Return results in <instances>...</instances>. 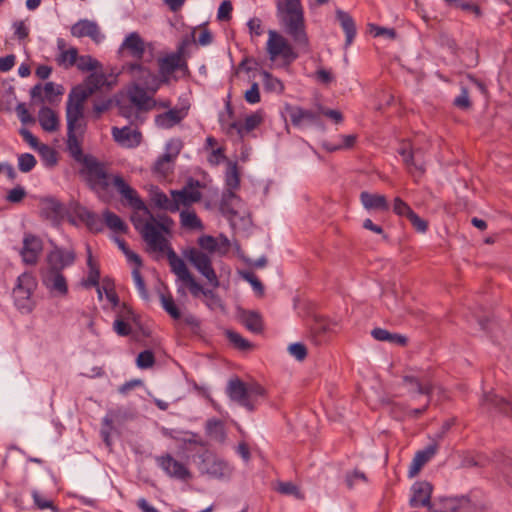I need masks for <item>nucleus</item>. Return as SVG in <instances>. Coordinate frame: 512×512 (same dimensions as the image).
I'll return each mask as SVG.
<instances>
[{
    "instance_id": "44",
    "label": "nucleus",
    "mask_w": 512,
    "mask_h": 512,
    "mask_svg": "<svg viewBox=\"0 0 512 512\" xmlns=\"http://www.w3.org/2000/svg\"><path fill=\"white\" fill-rule=\"evenodd\" d=\"M227 190H237L240 187V172L236 162L230 163L225 176Z\"/></svg>"
},
{
    "instance_id": "2",
    "label": "nucleus",
    "mask_w": 512,
    "mask_h": 512,
    "mask_svg": "<svg viewBox=\"0 0 512 512\" xmlns=\"http://www.w3.org/2000/svg\"><path fill=\"white\" fill-rule=\"evenodd\" d=\"M128 68L131 73H138L137 78L143 85L134 84L132 86L128 92L129 100L140 111L151 110L155 102L151 103L152 98L147 95L146 89L151 90L153 93L157 91L159 88L157 77L139 62L129 64Z\"/></svg>"
},
{
    "instance_id": "62",
    "label": "nucleus",
    "mask_w": 512,
    "mask_h": 512,
    "mask_svg": "<svg viewBox=\"0 0 512 512\" xmlns=\"http://www.w3.org/2000/svg\"><path fill=\"white\" fill-rule=\"evenodd\" d=\"M136 364L140 369L151 368L155 364V356L151 350L140 352L136 359Z\"/></svg>"
},
{
    "instance_id": "47",
    "label": "nucleus",
    "mask_w": 512,
    "mask_h": 512,
    "mask_svg": "<svg viewBox=\"0 0 512 512\" xmlns=\"http://www.w3.org/2000/svg\"><path fill=\"white\" fill-rule=\"evenodd\" d=\"M105 83L106 77L103 73L92 72L86 77L82 85L85 86L87 91L91 90V95H93L97 90L104 86Z\"/></svg>"
},
{
    "instance_id": "8",
    "label": "nucleus",
    "mask_w": 512,
    "mask_h": 512,
    "mask_svg": "<svg viewBox=\"0 0 512 512\" xmlns=\"http://www.w3.org/2000/svg\"><path fill=\"white\" fill-rule=\"evenodd\" d=\"M267 52L271 60L281 57L288 65L298 58V54L294 51L292 45L281 34L274 30L269 31Z\"/></svg>"
},
{
    "instance_id": "58",
    "label": "nucleus",
    "mask_w": 512,
    "mask_h": 512,
    "mask_svg": "<svg viewBox=\"0 0 512 512\" xmlns=\"http://www.w3.org/2000/svg\"><path fill=\"white\" fill-rule=\"evenodd\" d=\"M453 105L460 110H469L472 108V101L469 97V90L465 86H461L460 94L454 99Z\"/></svg>"
},
{
    "instance_id": "29",
    "label": "nucleus",
    "mask_w": 512,
    "mask_h": 512,
    "mask_svg": "<svg viewBox=\"0 0 512 512\" xmlns=\"http://www.w3.org/2000/svg\"><path fill=\"white\" fill-rule=\"evenodd\" d=\"M44 283L51 292H55L60 296H66L68 294L67 280L62 272L47 270Z\"/></svg>"
},
{
    "instance_id": "35",
    "label": "nucleus",
    "mask_w": 512,
    "mask_h": 512,
    "mask_svg": "<svg viewBox=\"0 0 512 512\" xmlns=\"http://www.w3.org/2000/svg\"><path fill=\"white\" fill-rule=\"evenodd\" d=\"M165 250L167 251V257L172 272L175 273L181 281L191 274L185 262L175 253L171 247L168 246L167 242L164 251Z\"/></svg>"
},
{
    "instance_id": "12",
    "label": "nucleus",
    "mask_w": 512,
    "mask_h": 512,
    "mask_svg": "<svg viewBox=\"0 0 512 512\" xmlns=\"http://www.w3.org/2000/svg\"><path fill=\"white\" fill-rule=\"evenodd\" d=\"M309 328V339L316 345H322L327 343L333 334L331 322L322 316H313L308 324Z\"/></svg>"
},
{
    "instance_id": "50",
    "label": "nucleus",
    "mask_w": 512,
    "mask_h": 512,
    "mask_svg": "<svg viewBox=\"0 0 512 512\" xmlns=\"http://www.w3.org/2000/svg\"><path fill=\"white\" fill-rule=\"evenodd\" d=\"M226 336L234 348L240 351H247L252 348V343L235 331L228 330Z\"/></svg>"
},
{
    "instance_id": "59",
    "label": "nucleus",
    "mask_w": 512,
    "mask_h": 512,
    "mask_svg": "<svg viewBox=\"0 0 512 512\" xmlns=\"http://www.w3.org/2000/svg\"><path fill=\"white\" fill-rule=\"evenodd\" d=\"M36 164V158L30 153H23L18 157V168L23 173H28L33 170Z\"/></svg>"
},
{
    "instance_id": "33",
    "label": "nucleus",
    "mask_w": 512,
    "mask_h": 512,
    "mask_svg": "<svg viewBox=\"0 0 512 512\" xmlns=\"http://www.w3.org/2000/svg\"><path fill=\"white\" fill-rule=\"evenodd\" d=\"M88 257H87V266H88V276L83 281V285L87 288L89 287H97V291L99 297L101 298V288L99 287L100 281V268L99 265L94 261L90 247L87 248Z\"/></svg>"
},
{
    "instance_id": "9",
    "label": "nucleus",
    "mask_w": 512,
    "mask_h": 512,
    "mask_svg": "<svg viewBox=\"0 0 512 512\" xmlns=\"http://www.w3.org/2000/svg\"><path fill=\"white\" fill-rule=\"evenodd\" d=\"M184 46L181 45L176 52L170 53L158 60L160 83H168L170 76L177 70H187V62L183 59Z\"/></svg>"
},
{
    "instance_id": "25",
    "label": "nucleus",
    "mask_w": 512,
    "mask_h": 512,
    "mask_svg": "<svg viewBox=\"0 0 512 512\" xmlns=\"http://www.w3.org/2000/svg\"><path fill=\"white\" fill-rule=\"evenodd\" d=\"M469 507V499L462 498H441L431 505L433 512H466Z\"/></svg>"
},
{
    "instance_id": "20",
    "label": "nucleus",
    "mask_w": 512,
    "mask_h": 512,
    "mask_svg": "<svg viewBox=\"0 0 512 512\" xmlns=\"http://www.w3.org/2000/svg\"><path fill=\"white\" fill-rule=\"evenodd\" d=\"M432 485L427 481H418L413 484L412 496L410 498V506L413 508L416 507H431V494H432Z\"/></svg>"
},
{
    "instance_id": "31",
    "label": "nucleus",
    "mask_w": 512,
    "mask_h": 512,
    "mask_svg": "<svg viewBox=\"0 0 512 512\" xmlns=\"http://www.w3.org/2000/svg\"><path fill=\"white\" fill-rule=\"evenodd\" d=\"M205 433L213 441L224 443L227 438L225 424L217 418H210L205 423Z\"/></svg>"
},
{
    "instance_id": "34",
    "label": "nucleus",
    "mask_w": 512,
    "mask_h": 512,
    "mask_svg": "<svg viewBox=\"0 0 512 512\" xmlns=\"http://www.w3.org/2000/svg\"><path fill=\"white\" fill-rule=\"evenodd\" d=\"M39 123L44 131L53 132L59 128V118L50 107L43 106L38 113Z\"/></svg>"
},
{
    "instance_id": "36",
    "label": "nucleus",
    "mask_w": 512,
    "mask_h": 512,
    "mask_svg": "<svg viewBox=\"0 0 512 512\" xmlns=\"http://www.w3.org/2000/svg\"><path fill=\"white\" fill-rule=\"evenodd\" d=\"M67 148L71 156L82 165L85 163V159L93 157L90 154L85 155L83 153L81 140L71 131H67Z\"/></svg>"
},
{
    "instance_id": "24",
    "label": "nucleus",
    "mask_w": 512,
    "mask_h": 512,
    "mask_svg": "<svg viewBox=\"0 0 512 512\" xmlns=\"http://www.w3.org/2000/svg\"><path fill=\"white\" fill-rule=\"evenodd\" d=\"M360 201L368 211L387 212L390 209L388 199L383 194L362 191L360 193Z\"/></svg>"
},
{
    "instance_id": "56",
    "label": "nucleus",
    "mask_w": 512,
    "mask_h": 512,
    "mask_svg": "<svg viewBox=\"0 0 512 512\" xmlns=\"http://www.w3.org/2000/svg\"><path fill=\"white\" fill-rule=\"evenodd\" d=\"M44 100H47L50 104L56 101V98L63 94L64 88L62 85H55L53 82H47L44 87Z\"/></svg>"
},
{
    "instance_id": "54",
    "label": "nucleus",
    "mask_w": 512,
    "mask_h": 512,
    "mask_svg": "<svg viewBox=\"0 0 512 512\" xmlns=\"http://www.w3.org/2000/svg\"><path fill=\"white\" fill-rule=\"evenodd\" d=\"M77 68L80 71H94L101 67V64L98 60L93 58L90 55H81L76 63Z\"/></svg>"
},
{
    "instance_id": "61",
    "label": "nucleus",
    "mask_w": 512,
    "mask_h": 512,
    "mask_svg": "<svg viewBox=\"0 0 512 512\" xmlns=\"http://www.w3.org/2000/svg\"><path fill=\"white\" fill-rule=\"evenodd\" d=\"M263 121V117H262V114L260 112H254L250 115H248L245 120H244V123L242 124L243 125V133H249L251 131H253L254 129H256Z\"/></svg>"
},
{
    "instance_id": "40",
    "label": "nucleus",
    "mask_w": 512,
    "mask_h": 512,
    "mask_svg": "<svg viewBox=\"0 0 512 512\" xmlns=\"http://www.w3.org/2000/svg\"><path fill=\"white\" fill-rule=\"evenodd\" d=\"M175 146V153L172 154V153H164L163 155H161L155 162L154 164V171L155 172H158V173H166L167 169L165 168V165L171 161H173L176 156L179 154L180 152V148H181V142L179 140H176V141H171L168 145H167V148L168 149H171L172 146Z\"/></svg>"
},
{
    "instance_id": "5",
    "label": "nucleus",
    "mask_w": 512,
    "mask_h": 512,
    "mask_svg": "<svg viewBox=\"0 0 512 512\" xmlns=\"http://www.w3.org/2000/svg\"><path fill=\"white\" fill-rule=\"evenodd\" d=\"M37 285V280L32 273L24 272L17 277L12 297L18 310L30 313L34 309L35 302L32 296Z\"/></svg>"
},
{
    "instance_id": "49",
    "label": "nucleus",
    "mask_w": 512,
    "mask_h": 512,
    "mask_svg": "<svg viewBox=\"0 0 512 512\" xmlns=\"http://www.w3.org/2000/svg\"><path fill=\"white\" fill-rule=\"evenodd\" d=\"M247 398L255 404L257 408L258 400L264 399L267 396L266 389L257 382H253L247 385Z\"/></svg>"
},
{
    "instance_id": "42",
    "label": "nucleus",
    "mask_w": 512,
    "mask_h": 512,
    "mask_svg": "<svg viewBox=\"0 0 512 512\" xmlns=\"http://www.w3.org/2000/svg\"><path fill=\"white\" fill-rule=\"evenodd\" d=\"M83 119L84 107L74 106L70 103H66L67 131L73 132L75 122L82 121Z\"/></svg>"
},
{
    "instance_id": "27",
    "label": "nucleus",
    "mask_w": 512,
    "mask_h": 512,
    "mask_svg": "<svg viewBox=\"0 0 512 512\" xmlns=\"http://www.w3.org/2000/svg\"><path fill=\"white\" fill-rule=\"evenodd\" d=\"M113 139L122 146L136 147L141 142V133L126 126L123 128H112Z\"/></svg>"
},
{
    "instance_id": "30",
    "label": "nucleus",
    "mask_w": 512,
    "mask_h": 512,
    "mask_svg": "<svg viewBox=\"0 0 512 512\" xmlns=\"http://www.w3.org/2000/svg\"><path fill=\"white\" fill-rule=\"evenodd\" d=\"M336 19L339 21L346 35L345 47L352 44L356 36V24L352 16L341 9L336 10Z\"/></svg>"
},
{
    "instance_id": "14",
    "label": "nucleus",
    "mask_w": 512,
    "mask_h": 512,
    "mask_svg": "<svg viewBox=\"0 0 512 512\" xmlns=\"http://www.w3.org/2000/svg\"><path fill=\"white\" fill-rule=\"evenodd\" d=\"M201 186L198 180L190 178L186 185L181 190H172V198L176 199L177 207L182 204L183 206H190L197 203L202 198V193L198 190Z\"/></svg>"
},
{
    "instance_id": "37",
    "label": "nucleus",
    "mask_w": 512,
    "mask_h": 512,
    "mask_svg": "<svg viewBox=\"0 0 512 512\" xmlns=\"http://www.w3.org/2000/svg\"><path fill=\"white\" fill-rule=\"evenodd\" d=\"M341 142L340 143H333L330 141H323L321 146L322 148L329 152L333 153L340 150H349L354 147V145L357 142V135L356 134H350V135H340Z\"/></svg>"
},
{
    "instance_id": "60",
    "label": "nucleus",
    "mask_w": 512,
    "mask_h": 512,
    "mask_svg": "<svg viewBox=\"0 0 512 512\" xmlns=\"http://www.w3.org/2000/svg\"><path fill=\"white\" fill-rule=\"evenodd\" d=\"M392 211L397 216L405 218H408L410 213L414 212L413 209L409 206V204L400 197L394 198Z\"/></svg>"
},
{
    "instance_id": "11",
    "label": "nucleus",
    "mask_w": 512,
    "mask_h": 512,
    "mask_svg": "<svg viewBox=\"0 0 512 512\" xmlns=\"http://www.w3.org/2000/svg\"><path fill=\"white\" fill-rule=\"evenodd\" d=\"M402 381L405 386H408L409 393L432 397L434 385L428 372L420 371L417 375L406 374L402 377Z\"/></svg>"
},
{
    "instance_id": "23",
    "label": "nucleus",
    "mask_w": 512,
    "mask_h": 512,
    "mask_svg": "<svg viewBox=\"0 0 512 512\" xmlns=\"http://www.w3.org/2000/svg\"><path fill=\"white\" fill-rule=\"evenodd\" d=\"M188 114V108H172L168 111L158 114L155 117V124L162 129H171L178 125Z\"/></svg>"
},
{
    "instance_id": "43",
    "label": "nucleus",
    "mask_w": 512,
    "mask_h": 512,
    "mask_svg": "<svg viewBox=\"0 0 512 512\" xmlns=\"http://www.w3.org/2000/svg\"><path fill=\"white\" fill-rule=\"evenodd\" d=\"M105 224L108 228L111 230L118 232V233H127L128 226L126 223L114 212H111L109 210H106L103 213Z\"/></svg>"
},
{
    "instance_id": "15",
    "label": "nucleus",
    "mask_w": 512,
    "mask_h": 512,
    "mask_svg": "<svg viewBox=\"0 0 512 512\" xmlns=\"http://www.w3.org/2000/svg\"><path fill=\"white\" fill-rule=\"evenodd\" d=\"M397 153L402 157L408 173L415 180L424 175L426 171L424 164L415 159L413 147L409 141H402L397 149Z\"/></svg>"
},
{
    "instance_id": "46",
    "label": "nucleus",
    "mask_w": 512,
    "mask_h": 512,
    "mask_svg": "<svg viewBox=\"0 0 512 512\" xmlns=\"http://www.w3.org/2000/svg\"><path fill=\"white\" fill-rule=\"evenodd\" d=\"M233 200H239V197L233 190H225L222 194V198L220 201V209L224 214H229L231 216H236L237 211L234 209L232 202Z\"/></svg>"
},
{
    "instance_id": "28",
    "label": "nucleus",
    "mask_w": 512,
    "mask_h": 512,
    "mask_svg": "<svg viewBox=\"0 0 512 512\" xmlns=\"http://www.w3.org/2000/svg\"><path fill=\"white\" fill-rule=\"evenodd\" d=\"M120 50H127L136 60H141L145 53V43L137 32L130 33L123 41Z\"/></svg>"
},
{
    "instance_id": "18",
    "label": "nucleus",
    "mask_w": 512,
    "mask_h": 512,
    "mask_svg": "<svg viewBox=\"0 0 512 512\" xmlns=\"http://www.w3.org/2000/svg\"><path fill=\"white\" fill-rule=\"evenodd\" d=\"M247 384L239 378L231 379L227 386V394L231 400L239 403L248 411H255V404L247 398Z\"/></svg>"
},
{
    "instance_id": "6",
    "label": "nucleus",
    "mask_w": 512,
    "mask_h": 512,
    "mask_svg": "<svg viewBox=\"0 0 512 512\" xmlns=\"http://www.w3.org/2000/svg\"><path fill=\"white\" fill-rule=\"evenodd\" d=\"M184 256L213 287L219 286V280L212 266V260L207 253L195 247H191L184 251Z\"/></svg>"
},
{
    "instance_id": "19",
    "label": "nucleus",
    "mask_w": 512,
    "mask_h": 512,
    "mask_svg": "<svg viewBox=\"0 0 512 512\" xmlns=\"http://www.w3.org/2000/svg\"><path fill=\"white\" fill-rule=\"evenodd\" d=\"M157 463L170 477L181 480H186L191 477L190 471L170 454L157 457Z\"/></svg>"
},
{
    "instance_id": "41",
    "label": "nucleus",
    "mask_w": 512,
    "mask_h": 512,
    "mask_svg": "<svg viewBox=\"0 0 512 512\" xmlns=\"http://www.w3.org/2000/svg\"><path fill=\"white\" fill-rule=\"evenodd\" d=\"M91 96V90L87 91L82 84L73 87L68 95L67 103L84 107L85 101Z\"/></svg>"
},
{
    "instance_id": "52",
    "label": "nucleus",
    "mask_w": 512,
    "mask_h": 512,
    "mask_svg": "<svg viewBox=\"0 0 512 512\" xmlns=\"http://www.w3.org/2000/svg\"><path fill=\"white\" fill-rule=\"evenodd\" d=\"M182 281L189 287V290L194 297H197L200 293L204 296H213V292L211 290L204 289L192 274L188 275Z\"/></svg>"
},
{
    "instance_id": "4",
    "label": "nucleus",
    "mask_w": 512,
    "mask_h": 512,
    "mask_svg": "<svg viewBox=\"0 0 512 512\" xmlns=\"http://www.w3.org/2000/svg\"><path fill=\"white\" fill-rule=\"evenodd\" d=\"M148 214L150 215L151 221L144 222L142 217L132 215L131 222L152 250L164 252L166 248V238L161 234V231L168 232L169 229L163 222L156 221L150 212Z\"/></svg>"
},
{
    "instance_id": "63",
    "label": "nucleus",
    "mask_w": 512,
    "mask_h": 512,
    "mask_svg": "<svg viewBox=\"0 0 512 512\" xmlns=\"http://www.w3.org/2000/svg\"><path fill=\"white\" fill-rule=\"evenodd\" d=\"M32 498L38 509H51L54 512H58V507L54 505L53 501L43 498L37 490L32 491Z\"/></svg>"
},
{
    "instance_id": "45",
    "label": "nucleus",
    "mask_w": 512,
    "mask_h": 512,
    "mask_svg": "<svg viewBox=\"0 0 512 512\" xmlns=\"http://www.w3.org/2000/svg\"><path fill=\"white\" fill-rule=\"evenodd\" d=\"M152 201L154 202L155 206H157L160 209L167 210L170 212L178 211L176 199L173 198L172 200H170L167 197V195L162 191L154 193Z\"/></svg>"
},
{
    "instance_id": "55",
    "label": "nucleus",
    "mask_w": 512,
    "mask_h": 512,
    "mask_svg": "<svg viewBox=\"0 0 512 512\" xmlns=\"http://www.w3.org/2000/svg\"><path fill=\"white\" fill-rule=\"evenodd\" d=\"M83 220L90 231L98 233L103 230V222L96 213L86 211Z\"/></svg>"
},
{
    "instance_id": "22",
    "label": "nucleus",
    "mask_w": 512,
    "mask_h": 512,
    "mask_svg": "<svg viewBox=\"0 0 512 512\" xmlns=\"http://www.w3.org/2000/svg\"><path fill=\"white\" fill-rule=\"evenodd\" d=\"M63 205L55 198L48 197L42 200L40 207V217L50 221L52 224H59L62 219Z\"/></svg>"
},
{
    "instance_id": "13",
    "label": "nucleus",
    "mask_w": 512,
    "mask_h": 512,
    "mask_svg": "<svg viewBox=\"0 0 512 512\" xmlns=\"http://www.w3.org/2000/svg\"><path fill=\"white\" fill-rule=\"evenodd\" d=\"M113 186L121 194V196L127 201L129 206L135 210L144 211L149 213L147 206L144 201L140 198L137 191L132 188L121 175H115L113 177Z\"/></svg>"
},
{
    "instance_id": "39",
    "label": "nucleus",
    "mask_w": 512,
    "mask_h": 512,
    "mask_svg": "<svg viewBox=\"0 0 512 512\" xmlns=\"http://www.w3.org/2000/svg\"><path fill=\"white\" fill-rule=\"evenodd\" d=\"M242 322L249 331L256 334L262 333L264 329L262 316L256 311H243Z\"/></svg>"
},
{
    "instance_id": "51",
    "label": "nucleus",
    "mask_w": 512,
    "mask_h": 512,
    "mask_svg": "<svg viewBox=\"0 0 512 512\" xmlns=\"http://www.w3.org/2000/svg\"><path fill=\"white\" fill-rule=\"evenodd\" d=\"M181 223L190 229L202 228V222L194 211H182L180 213Z\"/></svg>"
},
{
    "instance_id": "48",
    "label": "nucleus",
    "mask_w": 512,
    "mask_h": 512,
    "mask_svg": "<svg viewBox=\"0 0 512 512\" xmlns=\"http://www.w3.org/2000/svg\"><path fill=\"white\" fill-rule=\"evenodd\" d=\"M160 300L163 309L170 315L171 318L178 320L181 318V312L178 306L175 304L173 296L168 293L167 295L161 294Z\"/></svg>"
},
{
    "instance_id": "64",
    "label": "nucleus",
    "mask_w": 512,
    "mask_h": 512,
    "mask_svg": "<svg viewBox=\"0 0 512 512\" xmlns=\"http://www.w3.org/2000/svg\"><path fill=\"white\" fill-rule=\"evenodd\" d=\"M501 468L508 484L512 487V452L503 456L501 460Z\"/></svg>"
},
{
    "instance_id": "57",
    "label": "nucleus",
    "mask_w": 512,
    "mask_h": 512,
    "mask_svg": "<svg viewBox=\"0 0 512 512\" xmlns=\"http://www.w3.org/2000/svg\"><path fill=\"white\" fill-rule=\"evenodd\" d=\"M102 289L105 292L107 300L111 302L114 307L119 306L120 300L115 291L113 280L105 277L103 279Z\"/></svg>"
},
{
    "instance_id": "10",
    "label": "nucleus",
    "mask_w": 512,
    "mask_h": 512,
    "mask_svg": "<svg viewBox=\"0 0 512 512\" xmlns=\"http://www.w3.org/2000/svg\"><path fill=\"white\" fill-rule=\"evenodd\" d=\"M50 243L53 249L46 256L47 270L62 272L66 267L74 264L76 253L73 249L66 250L57 246L53 241H50Z\"/></svg>"
},
{
    "instance_id": "53",
    "label": "nucleus",
    "mask_w": 512,
    "mask_h": 512,
    "mask_svg": "<svg viewBox=\"0 0 512 512\" xmlns=\"http://www.w3.org/2000/svg\"><path fill=\"white\" fill-rule=\"evenodd\" d=\"M264 87L267 91H274L282 93L284 91V84L281 80L274 77L271 73L263 72Z\"/></svg>"
},
{
    "instance_id": "1",
    "label": "nucleus",
    "mask_w": 512,
    "mask_h": 512,
    "mask_svg": "<svg viewBox=\"0 0 512 512\" xmlns=\"http://www.w3.org/2000/svg\"><path fill=\"white\" fill-rule=\"evenodd\" d=\"M277 16L287 34L299 45L309 44L306 33L304 10L300 0H285L277 3Z\"/></svg>"
},
{
    "instance_id": "38",
    "label": "nucleus",
    "mask_w": 512,
    "mask_h": 512,
    "mask_svg": "<svg viewBox=\"0 0 512 512\" xmlns=\"http://www.w3.org/2000/svg\"><path fill=\"white\" fill-rule=\"evenodd\" d=\"M371 335L377 341L394 343L400 346H405L407 344V338L405 336L397 333H391L383 328H374L371 331Z\"/></svg>"
},
{
    "instance_id": "21",
    "label": "nucleus",
    "mask_w": 512,
    "mask_h": 512,
    "mask_svg": "<svg viewBox=\"0 0 512 512\" xmlns=\"http://www.w3.org/2000/svg\"><path fill=\"white\" fill-rule=\"evenodd\" d=\"M71 34L74 37H89L94 42L99 43L103 38L96 22L87 19L79 20L71 27Z\"/></svg>"
},
{
    "instance_id": "26",
    "label": "nucleus",
    "mask_w": 512,
    "mask_h": 512,
    "mask_svg": "<svg viewBox=\"0 0 512 512\" xmlns=\"http://www.w3.org/2000/svg\"><path fill=\"white\" fill-rule=\"evenodd\" d=\"M438 449V445L436 443L429 444L423 450H419L416 452L409 470V477L416 476L422 467L436 454Z\"/></svg>"
},
{
    "instance_id": "32",
    "label": "nucleus",
    "mask_w": 512,
    "mask_h": 512,
    "mask_svg": "<svg viewBox=\"0 0 512 512\" xmlns=\"http://www.w3.org/2000/svg\"><path fill=\"white\" fill-rule=\"evenodd\" d=\"M481 404L512 418V403L495 394H485Z\"/></svg>"
},
{
    "instance_id": "17",
    "label": "nucleus",
    "mask_w": 512,
    "mask_h": 512,
    "mask_svg": "<svg viewBox=\"0 0 512 512\" xmlns=\"http://www.w3.org/2000/svg\"><path fill=\"white\" fill-rule=\"evenodd\" d=\"M286 111L290 121L295 127H302L306 124H318L320 121L319 109L317 111L304 109L300 106L287 105Z\"/></svg>"
},
{
    "instance_id": "7",
    "label": "nucleus",
    "mask_w": 512,
    "mask_h": 512,
    "mask_svg": "<svg viewBox=\"0 0 512 512\" xmlns=\"http://www.w3.org/2000/svg\"><path fill=\"white\" fill-rule=\"evenodd\" d=\"M199 458L198 469L202 474H207L216 479L227 478L232 474V467L209 451L200 454Z\"/></svg>"
},
{
    "instance_id": "3",
    "label": "nucleus",
    "mask_w": 512,
    "mask_h": 512,
    "mask_svg": "<svg viewBox=\"0 0 512 512\" xmlns=\"http://www.w3.org/2000/svg\"><path fill=\"white\" fill-rule=\"evenodd\" d=\"M80 175L92 192L97 194L100 199L106 200L115 175L108 173L105 163L99 161L96 157L87 158L80 169Z\"/></svg>"
},
{
    "instance_id": "16",
    "label": "nucleus",
    "mask_w": 512,
    "mask_h": 512,
    "mask_svg": "<svg viewBox=\"0 0 512 512\" xmlns=\"http://www.w3.org/2000/svg\"><path fill=\"white\" fill-rule=\"evenodd\" d=\"M43 250V241L34 234H26L20 251L22 261L27 265H36Z\"/></svg>"
}]
</instances>
